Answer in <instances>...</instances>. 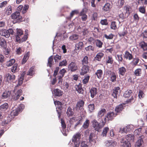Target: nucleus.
Masks as SVG:
<instances>
[{
  "label": "nucleus",
  "mask_w": 147,
  "mask_h": 147,
  "mask_svg": "<svg viewBox=\"0 0 147 147\" xmlns=\"http://www.w3.org/2000/svg\"><path fill=\"white\" fill-rule=\"evenodd\" d=\"M124 10H125V11L126 13L127 14V16L129 15L130 13V7H129L125 6L124 7Z\"/></svg>",
  "instance_id": "nucleus-59"
},
{
  "label": "nucleus",
  "mask_w": 147,
  "mask_h": 147,
  "mask_svg": "<svg viewBox=\"0 0 147 147\" xmlns=\"http://www.w3.org/2000/svg\"><path fill=\"white\" fill-rule=\"evenodd\" d=\"M9 106L7 103H5L0 106V110L2 111H5L8 109Z\"/></svg>",
  "instance_id": "nucleus-29"
},
{
  "label": "nucleus",
  "mask_w": 147,
  "mask_h": 147,
  "mask_svg": "<svg viewBox=\"0 0 147 147\" xmlns=\"http://www.w3.org/2000/svg\"><path fill=\"white\" fill-rule=\"evenodd\" d=\"M111 29L113 30H116L117 28V24L115 22H112L111 25Z\"/></svg>",
  "instance_id": "nucleus-56"
},
{
  "label": "nucleus",
  "mask_w": 147,
  "mask_h": 147,
  "mask_svg": "<svg viewBox=\"0 0 147 147\" xmlns=\"http://www.w3.org/2000/svg\"><path fill=\"white\" fill-rule=\"evenodd\" d=\"M90 121L89 120L87 119L86 121L84 122L82 125V127L84 129L87 128L89 125Z\"/></svg>",
  "instance_id": "nucleus-43"
},
{
  "label": "nucleus",
  "mask_w": 147,
  "mask_h": 147,
  "mask_svg": "<svg viewBox=\"0 0 147 147\" xmlns=\"http://www.w3.org/2000/svg\"><path fill=\"white\" fill-rule=\"evenodd\" d=\"M103 55L104 54L100 52L98 53L95 57V59L96 60L100 61Z\"/></svg>",
  "instance_id": "nucleus-34"
},
{
  "label": "nucleus",
  "mask_w": 147,
  "mask_h": 147,
  "mask_svg": "<svg viewBox=\"0 0 147 147\" xmlns=\"http://www.w3.org/2000/svg\"><path fill=\"white\" fill-rule=\"evenodd\" d=\"M61 125L63 129V133L64 135L67 136V134L66 133H63V132H65L66 129H65L66 128V125L65 124L63 119H61Z\"/></svg>",
  "instance_id": "nucleus-23"
},
{
  "label": "nucleus",
  "mask_w": 147,
  "mask_h": 147,
  "mask_svg": "<svg viewBox=\"0 0 147 147\" xmlns=\"http://www.w3.org/2000/svg\"><path fill=\"white\" fill-rule=\"evenodd\" d=\"M119 74V75L123 76L126 72V69L123 67H122L118 69Z\"/></svg>",
  "instance_id": "nucleus-26"
},
{
  "label": "nucleus",
  "mask_w": 147,
  "mask_h": 147,
  "mask_svg": "<svg viewBox=\"0 0 147 147\" xmlns=\"http://www.w3.org/2000/svg\"><path fill=\"white\" fill-rule=\"evenodd\" d=\"M74 113L72 111L71 108L70 107H69L67 109L66 114L68 117L72 116L74 114Z\"/></svg>",
  "instance_id": "nucleus-38"
},
{
  "label": "nucleus",
  "mask_w": 147,
  "mask_h": 147,
  "mask_svg": "<svg viewBox=\"0 0 147 147\" xmlns=\"http://www.w3.org/2000/svg\"><path fill=\"white\" fill-rule=\"evenodd\" d=\"M85 49L87 51H93L94 50V47L92 46L89 45L85 47Z\"/></svg>",
  "instance_id": "nucleus-54"
},
{
  "label": "nucleus",
  "mask_w": 147,
  "mask_h": 147,
  "mask_svg": "<svg viewBox=\"0 0 147 147\" xmlns=\"http://www.w3.org/2000/svg\"><path fill=\"white\" fill-rule=\"evenodd\" d=\"M124 104H120L117 106L115 109V111L117 113L121 111L124 108Z\"/></svg>",
  "instance_id": "nucleus-30"
},
{
  "label": "nucleus",
  "mask_w": 147,
  "mask_h": 147,
  "mask_svg": "<svg viewBox=\"0 0 147 147\" xmlns=\"http://www.w3.org/2000/svg\"><path fill=\"white\" fill-rule=\"evenodd\" d=\"M124 57L126 59L130 60L132 59L133 56L131 54H130L128 51H125L124 55Z\"/></svg>",
  "instance_id": "nucleus-28"
},
{
  "label": "nucleus",
  "mask_w": 147,
  "mask_h": 147,
  "mask_svg": "<svg viewBox=\"0 0 147 147\" xmlns=\"http://www.w3.org/2000/svg\"><path fill=\"white\" fill-rule=\"evenodd\" d=\"M116 76L115 74L113 72L111 73L110 75L111 81L112 82H115L116 81Z\"/></svg>",
  "instance_id": "nucleus-39"
},
{
  "label": "nucleus",
  "mask_w": 147,
  "mask_h": 147,
  "mask_svg": "<svg viewBox=\"0 0 147 147\" xmlns=\"http://www.w3.org/2000/svg\"><path fill=\"white\" fill-rule=\"evenodd\" d=\"M139 46L144 51L147 50V44L144 41H142L139 43Z\"/></svg>",
  "instance_id": "nucleus-27"
},
{
  "label": "nucleus",
  "mask_w": 147,
  "mask_h": 147,
  "mask_svg": "<svg viewBox=\"0 0 147 147\" xmlns=\"http://www.w3.org/2000/svg\"><path fill=\"white\" fill-rule=\"evenodd\" d=\"M28 7L29 6L28 5H26L24 6L22 11L23 14H24L26 12L27 10L28 9Z\"/></svg>",
  "instance_id": "nucleus-63"
},
{
  "label": "nucleus",
  "mask_w": 147,
  "mask_h": 147,
  "mask_svg": "<svg viewBox=\"0 0 147 147\" xmlns=\"http://www.w3.org/2000/svg\"><path fill=\"white\" fill-rule=\"evenodd\" d=\"M139 11L142 13H145L146 12L145 8L144 6H141L139 8Z\"/></svg>",
  "instance_id": "nucleus-61"
},
{
  "label": "nucleus",
  "mask_w": 147,
  "mask_h": 147,
  "mask_svg": "<svg viewBox=\"0 0 147 147\" xmlns=\"http://www.w3.org/2000/svg\"><path fill=\"white\" fill-rule=\"evenodd\" d=\"M89 69L90 67L88 66L83 65L81 69V75H84L87 73L89 70Z\"/></svg>",
  "instance_id": "nucleus-13"
},
{
  "label": "nucleus",
  "mask_w": 147,
  "mask_h": 147,
  "mask_svg": "<svg viewBox=\"0 0 147 147\" xmlns=\"http://www.w3.org/2000/svg\"><path fill=\"white\" fill-rule=\"evenodd\" d=\"M23 34V31L21 29H17L16 34V38L17 41L18 42L20 40V37Z\"/></svg>",
  "instance_id": "nucleus-12"
},
{
  "label": "nucleus",
  "mask_w": 147,
  "mask_h": 147,
  "mask_svg": "<svg viewBox=\"0 0 147 147\" xmlns=\"http://www.w3.org/2000/svg\"><path fill=\"white\" fill-rule=\"evenodd\" d=\"M15 60L14 59H11L7 62L6 65L8 67L11 66L15 63Z\"/></svg>",
  "instance_id": "nucleus-53"
},
{
  "label": "nucleus",
  "mask_w": 147,
  "mask_h": 147,
  "mask_svg": "<svg viewBox=\"0 0 147 147\" xmlns=\"http://www.w3.org/2000/svg\"><path fill=\"white\" fill-rule=\"evenodd\" d=\"M11 17L12 19H16L18 21H20L22 20V16H20V13L18 11H16L12 14Z\"/></svg>",
  "instance_id": "nucleus-7"
},
{
  "label": "nucleus",
  "mask_w": 147,
  "mask_h": 147,
  "mask_svg": "<svg viewBox=\"0 0 147 147\" xmlns=\"http://www.w3.org/2000/svg\"><path fill=\"white\" fill-rule=\"evenodd\" d=\"M138 3L141 5L147 4V0H138Z\"/></svg>",
  "instance_id": "nucleus-58"
},
{
  "label": "nucleus",
  "mask_w": 147,
  "mask_h": 147,
  "mask_svg": "<svg viewBox=\"0 0 147 147\" xmlns=\"http://www.w3.org/2000/svg\"><path fill=\"white\" fill-rule=\"evenodd\" d=\"M132 93V91L131 90H127L123 94V96L125 98H128L130 96Z\"/></svg>",
  "instance_id": "nucleus-42"
},
{
  "label": "nucleus",
  "mask_w": 147,
  "mask_h": 147,
  "mask_svg": "<svg viewBox=\"0 0 147 147\" xmlns=\"http://www.w3.org/2000/svg\"><path fill=\"white\" fill-rule=\"evenodd\" d=\"M102 74V71L101 69L98 70L95 73V74L98 78H100Z\"/></svg>",
  "instance_id": "nucleus-45"
},
{
  "label": "nucleus",
  "mask_w": 147,
  "mask_h": 147,
  "mask_svg": "<svg viewBox=\"0 0 147 147\" xmlns=\"http://www.w3.org/2000/svg\"><path fill=\"white\" fill-rule=\"evenodd\" d=\"M26 73L25 71L23 72L22 73L21 76L18 80V84H17L16 86L15 87V88L18 86L21 85L22 84L23 80H24V78Z\"/></svg>",
  "instance_id": "nucleus-17"
},
{
  "label": "nucleus",
  "mask_w": 147,
  "mask_h": 147,
  "mask_svg": "<svg viewBox=\"0 0 147 147\" xmlns=\"http://www.w3.org/2000/svg\"><path fill=\"white\" fill-rule=\"evenodd\" d=\"M11 95V91H5L1 95V99L10 98Z\"/></svg>",
  "instance_id": "nucleus-10"
},
{
  "label": "nucleus",
  "mask_w": 147,
  "mask_h": 147,
  "mask_svg": "<svg viewBox=\"0 0 147 147\" xmlns=\"http://www.w3.org/2000/svg\"><path fill=\"white\" fill-rule=\"evenodd\" d=\"M89 111L90 113H92L95 109L94 105L93 104H90L88 105Z\"/></svg>",
  "instance_id": "nucleus-47"
},
{
  "label": "nucleus",
  "mask_w": 147,
  "mask_h": 147,
  "mask_svg": "<svg viewBox=\"0 0 147 147\" xmlns=\"http://www.w3.org/2000/svg\"><path fill=\"white\" fill-rule=\"evenodd\" d=\"M116 115V114H115L114 112H110L107 113V115L103 118V121L105 123L107 121L111 120Z\"/></svg>",
  "instance_id": "nucleus-4"
},
{
  "label": "nucleus",
  "mask_w": 147,
  "mask_h": 147,
  "mask_svg": "<svg viewBox=\"0 0 147 147\" xmlns=\"http://www.w3.org/2000/svg\"><path fill=\"white\" fill-rule=\"evenodd\" d=\"M88 57L87 56H85L82 60V65H87L88 63Z\"/></svg>",
  "instance_id": "nucleus-41"
},
{
  "label": "nucleus",
  "mask_w": 147,
  "mask_h": 147,
  "mask_svg": "<svg viewBox=\"0 0 147 147\" xmlns=\"http://www.w3.org/2000/svg\"><path fill=\"white\" fill-rule=\"evenodd\" d=\"M67 61L66 60H65L61 61L59 64V66H66L67 65Z\"/></svg>",
  "instance_id": "nucleus-62"
},
{
  "label": "nucleus",
  "mask_w": 147,
  "mask_h": 147,
  "mask_svg": "<svg viewBox=\"0 0 147 147\" xmlns=\"http://www.w3.org/2000/svg\"><path fill=\"white\" fill-rule=\"evenodd\" d=\"M76 90L79 93L83 94V93L84 90L82 87L81 84L79 83L78 85H76Z\"/></svg>",
  "instance_id": "nucleus-25"
},
{
  "label": "nucleus",
  "mask_w": 147,
  "mask_h": 147,
  "mask_svg": "<svg viewBox=\"0 0 147 147\" xmlns=\"http://www.w3.org/2000/svg\"><path fill=\"white\" fill-rule=\"evenodd\" d=\"M78 69L77 63L74 62H71L68 65V70L71 72H74Z\"/></svg>",
  "instance_id": "nucleus-5"
},
{
  "label": "nucleus",
  "mask_w": 147,
  "mask_h": 147,
  "mask_svg": "<svg viewBox=\"0 0 147 147\" xmlns=\"http://www.w3.org/2000/svg\"><path fill=\"white\" fill-rule=\"evenodd\" d=\"M5 13L7 15H9L12 12V8L11 5H8L5 9Z\"/></svg>",
  "instance_id": "nucleus-36"
},
{
  "label": "nucleus",
  "mask_w": 147,
  "mask_h": 147,
  "mask_svg": "<svg viewBox=\"0 0 147 147\" xmlns=\"http://www.w3.org/2000/svg\"><path fill=\"white\" fill-rule=\"evenodd\" d=\"M84 102L82 100L78 101L75 108L76 110L79 111V110L82 109L84 106Z\"/></svg>",
  "instance_id": "nucleus-8"
},
{
  "label": "nucleus",
  "mask_w": 147,
  "mask_h": 147,
  "mask_svg": "<svg viewBox=\"0 0 147 147\" xmlns=\"http://www.w3.org/2000/svg\"><path fill=\"white\" fill-rule=\"evenodd\" d=\"M30 54V52H28L25 54L24 56L22 61V64H24L27 61L28 59Z\"/></svg>",
  "instance_id": "nucleus-35"
},
{
  "label": "nucleus",
  "mask_w": 147,
  "mask_h": 147,
  "mask_svg": "<svg viewBox=\"0 0 147 147\" xmlns=\"http://www.w3.org/2000/svg\"><path fill=\"white\" fill-rule=\"evenodd\" d=\"M81 138V134L79 132L77 133L73 136L72 141L74 143L75 147H78L79 146Z\"/></svg>",
  "instance_id": "nucleus-3"
},
{
  "label": "nucleus",
  "mask_w": 147,
  "mask_h": 147,
  "mask_svg": "<svg viewBox=\"0 0 147 147\" xmlns=\"http://www.w3.org/2000/svg\"><path fill=\"white\" fill-rule=\"evenodd\" d=\"M99 121L101 122V123H98L95 119L93 120L92 122L93 127L96 131L98 132L100 131V129L103 127L105 124L104 121Z\"/></svg>",
  "instance_id": "nucleus-2"
},
{
  "label": "nucleus",
  "mask_w": 147,
  "mask_h": 147,
  "mask_svg": "<svg viewBox=\"0 0 147 147\" xmlns=\"http://www.w3.org/2000/svg\"><path fill=\"white\" fill-rule=\"evenodd\" d=\"M53 62V56H51L48 59V65L50 67H51Z\"/></svg>",
  "instance_id": "nucleus-44"
},
{
  "label": "nucleus",
  "mask_w": 147,
  "mask_h": 147,
  "mask_svg": "<svg viewBox=\"0 0 147 147\" xmlns=\"http://www.w3.org/2000/svg\"><path fill=\"white\" fill-rule=\"evenodd\" d=\"M116 143L113 140L107 141L105 142V145L107 147H114Z\"/></svg>",
  "instance_id": "nucleus-19"
},
{
  "label": "nucleus",
  "mask_w": 147,
  "mask_h": 147,
  "mask_svg": "<svg viewBox=\"0 0 147 147\" xmlns=\"http://www.w3.org/2000/svg\"><path fill=\"white\" fill-rule=\"evenodd\" d=\"M78 13V12L76 10H74L72 11L70 13V17L67 18L69 19H70L71 18L74 16L75 14H77Z\"/></svg>",
  "instance_id": "nucleus-60"
},
{
  "label": "nucleus",
  "mask_w": 147,
  "mask_h": 147,
  "mask_svg": "<svg viewBox=\"0 0 147 147\" xmlns=\"http://www.w3.org/2000/svg\"><path fill=\"white\" fill-rule=\"evenodd\" d=\"M134 74L136 76H139L141 74V69L140 68L137 69L134 71Z\"/></svg>",
  "instance_id": "nucleus-50"
},
{
  "label": "nucleus",
  "mask_w": 147,
  "mask_h": 147,
  "mask_svg": "<svg viewBox=\"0 0 147 147\" xmlns=\"http://www.w3.org/2000/svg\"><path fill=\"white\" fill-rule=\"evenodd\" d=\"M0 34L1 36H5L6 38H8L9 37L8 31L6 29H2L0 30Z\"/></svg>",
  "instance_id": "nucleus-22"
},
{
  "label": "nucleus",
  "mask_w": 147,
  "mask_h": 147,
  "mask_svg": "<svg viewBox=\"0 0 147 147\" xmlns=\"http://www.w3.org/2000/svg\"><path fill=\"white\" fill-rule=\"evenodd\" d=\"M53 92L55 96L59 97L61 96L63 93V91L58 88L54 89L53 90Z\"/></svg>",
  "instance_id": "nucleus-18"
},
{
  "label": "nucleus",
  "mask_w": 147,
  "mask_h": 147,
  "mask_svg": "<svg viewBox=\"0 0 147 147\" xmlns=\"http://www.w3.org/2000/svg\"><path fill=\"white\" fill-rule=\"evenodd\" d=\"M83 46V43L82 42H79L78 43H77L75 45V49L76 50H80L82 49Z\"/></svg>",
  "instance_id": "nucleus-33"
},
{
  "label": "nucleus",
  "mask_w": 147,
  "mask_h": 147,
  "mask_svg": "<svg viewBox=\"0 0 147 147\" xmlns=\"http://www.w3.org/2000/svg\"><path fill=\"white\" fill-rule=\"evenodd\" d=\"M90 92L91 97L93 98L97 93V89L95 88H92L90 90Z\"/></svg>",
  "instance_id": "nucleus-24"
},
{
  "label": "nucleus",
  "mask_w": 147,
  "mask_h": 147,
  "mask_svg": "<svg viewBox=\"0 0 147 147\" xmlns=\"http://www.w3.org/2000/svg\"><path fill=\"white\" fill-rule=\"evenodd\" d=\"M143 142L142 139L140 138L136 142L135 144V147H143L142 144Z\"/></svg>",
  "instance_id": "nucleus-32"
},
{
  "label": "nucleus",
  "mask_w": 147,
  "mask_h": 147,
  "mask_svg": "<svg viewBox=\"0 0 147 147\" xmlns=\"http://www.w3.org/2000/svg\"><path fill=\"white\" fill-rule=\"evenodd\" d=\"M4 77L7 78V81L8 82L13 81L14 80L15 78V76L14 75H11L9 73L5 74V75Z\"/></svg>",
  "instance_id": "nucleus-15"
},
{
  "label": "nucleus",
  "mask_w": 147,
  "mask_h": 147,
  "mask_svg": "<svg viewBox=\"0 0 147 147\" xmlns=\"http://www.w3.org/2000/svg\"><path fill=\"white\" fill-rule=\"evenodd\" d=\"M22 90L20 89L17 92L13 95L12 96L13 99L15 100H17L22 94Z\"/></svg>",
  "instance_id": "nucleus-14"
},
{
  "label": "nucleus",
  "mask_w": 147,
  "mask_h": 147,
  "mask_svg": "<svg viewBox=\"0 0 147 147\" xmlns=\"http://www.w3.org/2000/svg\"><path fill=\"white\" fill-rule=\"evenodd\" d=\"M89 78L90 76H85L84 78L82 80L83 83L84 84H86L88 82Z\"/></svg>",
  "instance_id": "nucleus-57"
},
{
  "label": "nucleus",
  "mask_w": 147,
  "mask_h": 147,
  "mask_svg": "<svg viewBox=\"0 0 147 147\" xmlns=\"http://www.w3.org/2000/svg\"><path fill=\"white\" fill-rule=\"evenodd\" d=\"M54 103L55 105H57V107H58V109H59L61 110L62 107V103L61 102L59 101H55Z\"/></svg>",
  "instance_id": "nucleus-48"
},
{
  "label": "nucleus",
  "mask_w": 147,
  "mask_h": 147,
  "mask_svg": "<svg viewBox=\"0 0 147 147\" xmlns=\"http://www.w3.org/2000/svg\"><path fill=\"white\" fill-rule=\"evenodd\" d=\"M96 46L99 48H101L102 47V45L103 44L102 42L100 40H96L95 42Z\"/></svg>",
  "instance_id": "nucleus-46"
},
{
  "label": "nucleus",
  "mask_w": 147,
  "mask_h": 147,
  "mask_svg": "<svg viewBox=\"0 0 147 147\" xmlns=\"http://www.w3.org/2000/svg\"><path fill=\"white\" fill-rule=\"evenodd\" d=\"M109 128L108 127H105L103 129L101 136L102 137H106L108 131L109 130Z\"/></svg>",
  "instance_id": "nucleus-37"
},
{
  "label": "nucleus",
  "mask_w": 147,
  "mask_h": 147,
  "mask_svg": "<svg viewBox=\"0 0 147 147\" xmlns=\"http://www.w3.org/2000/svg\"><path fill=\"white\" fill-rule=\"evenodd\" d=\"M34 67H32L29 70L27 75L30 76H32L34 74Z\"/></svg>",
  "instance_id": "nucleus-52"
},
{
  "label": "nucleus",
  "mask_w": 147,
  "mask_h": 147,
  "mask_svg": "<svg viewBox=\"0 0 147 147\" xmlns=\"http://www.w3.org/2000/svg\"><path fill=\"white\" fill-rule=\"evenodd\" d=\"M28 35V30H26L25 31V35L23 37H22L21 39L20 37V40H19L18 42L20 43H22L23 42L25 41L27 39Z\"/></svg>",
  "instance_id": "nucleus-20"
},
{
  "label": "nucleus",
  "mask_w": 147,
  "mask_h": 147,
  "mask_svg": "<svg viewBox=\"0 0 147 147\" xmlns=\"http://www.w3.org/2000/svg\"><path fill=\"white\" fill-rule=\"evenodd\" d=\"M87 9L84 8L80 13V15L81 16V18L83 21H86L87 19V16L85 14Z\"/></svg>",
  "instance_id": "nucleus-11"
},
{
  "label": "nucleus",
  "mask_w": 147,
  "mask_h": 147,
  "mask_svg": "<svg viewBox=\"0 0 147 147\" xmlns=\"http://www.w3.org/2000/svg\"><path fill=\"white\" fill-rule=\"evenodd\" d=\"M66 72V70L65 69H63L61 70L59 73V78H62L64 76V75Z\"/></svg>",
  "instance_id": "nucleus-40"
},
{
  "label": "nucleus",
  "mask_w": 147,
  "mask_h": 147,
  "mask_svg": "<svg viewBox=\"0 0 147 147\" xmlns=\"http://www.w3.org/2000/svg\"><path fill=\"white\" fill-rule=\"evenodd\" d=\"M106 110L104 109H102L98 113L97 117L98 121H103V118H102V117L104 116L105 114L106 113Z\"/></svg>",
  "instance_id": "nucleus-6"
},
{
  "label": "nucleus",
  "mask_w": 147,
  "mask_h": 147,
  "mask_svg": "<svg viewBox=\"0 0 147 147\" xmlns=\"http://www.w3.org/2000/svg\"><path fill=\"white\" fill-rule=\"evenodd\" d=\"M11 121V119H10L9 117H7L5 118L4 120L3 121V123L4 124H7L10 122Z\"/></svg>",
  "instance_id": "nucleus-64"
},
{
  "label": "nucleus",
  "mask_w": 147,
  "mask_h": 147,
  "mask_svg": "<svg viewBox=\"0 0 147 147\" xmlns=\"http://www.w3.org/2000/svg\"><path fill=\"white\" fill-rule=\"evenodd\" d=\"M113 60L111 56H108L106 59V63L112 64L113 63Z\"/></svg>",
  "instance_id": "nucleus-51"
},
{
  "label": "nucleus",
  "mask_w": 147,
  "mask_h": 147,
  "mask_svg": "<svg viewBox=\"0 0 147 147\" xmlns=\"http://www.w3.org/2000/svg\"><path fill=\"white\" fill-rule=\"evenodd\" d=\"M134 135L130 134L127 135L125 138H121L120 141L121 145L123 147H131L130 142H134Z\"/></svg>",
  "instance_id": "nucleus-1"
},
{
  "label": "nucleus",
  "mask_w": 147,
  "mask_h": 147,
  "mask_svg": "<svg viewBox=\"0 0 147 147\" xmlns=\"http://www.w3.org/2000/svg\"><path fill=\"white\" fill-rule=\"evenodd\" d=\"M131 128L129 126H127L124 127H121L119 131V132L121 133H127L130 131L131 130Z\"/></svg>",
  "instance_id": "nucleus-16"
},
{
  "label": "nucleus",
  "mask_w": 147,
  "mask_h": 147,
  "mask_svg": "<svg viewBox=\"0 0 147 147\" xmlns=\"http://www.w3.org/2000/svg\"><path fill=\"white\" fill-rule=\"evenodd\" d=\"M120 92V88L119 87H115L113 90L112 95L115 98L117 99L119 96V93Z\"/></svg>",
  "instance_id": "nucleus-9"
},
{
  "label": "nucleus",
  "mask_w": 147,
  "mask_h": 147,
  "mask_svg": "<svg viewBox=\"0 0 147 147\" xmlns=\"http://www.w3.org/2000/svg\"><path fill=\"white\" fill-rule=\"evenodd\" d=\"M78 35L77 34H74L69 37V39L72 40H77L78 38Z\"/></svg>",
  "instance_id": "nucleus-49"
},
{
  "label": "nucleus",
  "mask_w": 147,
  "mask_h": 147,
  "mask_svg": "<svg viewBox=\"0 0 147 147\" xmlns=\"http://www.w3.org/2000/svg\"><path fill=\"white\" fill-rule=\"evenodd\" d=\"M111 5L110 3H106L102 8V9L105 11H108L111 9Z\"/></svg>",
  "instance_id": "nucleus-31"
},
{
  "label": "nucleus",
  "mask_w": 147,
  "mask_h": 147,
  "mask_svg": "<svg viewBox=\"0 0 147 147\" xmlns=\"http://www.w3.org/2000/svg\"><path fill=\"white\" fill-rule=\"evenodd\" d=\"M114 36V35L111 33L108 35L106 34L104 35V37L107 39H112L113 38Z\"/></svg>",
  "instance_id": "nucleus-55"
},
{
  "label": "nucleus",
  "mask_w": 147,
  "mask_h": 147,
  "mask_svg": "<svg viewBox=\"0 0 147 147\" xmlns=\"http://www.w3.org/2000/svg\"><path fill=\"white\" fill-rule=\"evenodd\" d=\"M0 46L3 48H6L7 47L6 42L2 37H0Z\"/></svg>",
  "instance_id": "nucleus-21"
}]
</instances>
